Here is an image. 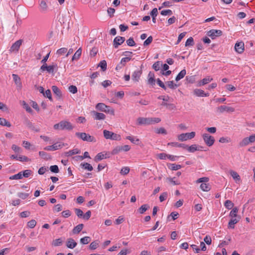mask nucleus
I'll return each instance as SVG.
<instances>
[{
	"mask_svg": "<svg viewBox=\"0 0 255 255\" xmlns=\"http://www.w3.org/2000/svg\"><path fill=\"white\" fill-rule=\"evenodd\" d=\"M80 166L82 168L88 170V171H91L93 170V166L87 162L81 163L80 164Z\"/></svg>",
	"mask_w": 255,
	"mask_h": 255,
	"instance_id": "bb28decb",
	"label": "nucleus"
},
{
	"mask_svg": "<svg viewBox=\"0 0 255 255\" xmlns=\"http://www.w3.org/2000/svg\"><path fill=\"white\" fill-rule=\"evenodd\" d=\"M141 74H142L141 70L135 71L133 73V74L131 76L132 79L135 82H138L139 81V79L140 78V77Z\"/></svg>",
	"mask_w": 255,
	"mask_h": 255,
	"instance_id": "4be33fe9",
	"label": "nucleus"
},
{
	"mask_svg": "<svg viewBox=\"0 0 255 255\" xmlns=\"http://www.w3.org/2000/svg\"><path fill=\"white\" fill-rule=\"evenodd\" d=\"M149 208L148 204H143L138 209V211L140 214H143Z\"/></svg>",
	"mask_w": 255,
	"mask_h": 255,
	"instance_id": "e433bc0d",
	"label": "nucleus"
},
{
	"mask_svg": "<svg viewBox=\"0 0 255 255\" xmlns=\"http://www.w3.org/2000/svg\"><path fill=\"white\" fill-rule=\"evenodd\" d=\"M255 141V134H252L249 137L244 138L240 143L239 145L241 147L245 146L250 143H253Z\"/></svg>",
	"mask_w": 255,
	"mask_h": 255,
	"instance_id": "1a4fd4ad",
	"label": "nucleus"
},
{
	"mask_svg": "<svg viewBox=\"0 0 255 255\" xmlns=\"http://www.w3.org/2000/svg\"><path fill=\"white\" fill-rule=\"evenodd\" d=\"M12 76L15 84L17 85V87H19V88H21L22 83L21 82L20 77L17 75L15 74H13Z\"/></svg>",
	"mask_w": 255,
	"mask_h": 255,
	"instance_id": "5701e85b",
	"label": "nucleus"
},
{
	"mask_svg": "<svg viewBox=\"0 0 255 255\" xmlns=\"http://www.w3.org/2000/svg\"><path fill=\"white\" fill-rule=\"evenodd\" d=\"M43 95L47 98L49 99V100L51 101H53L52 96H51V91L49 89L47 90L45 92H44V94Z\"/></svg>",
	"mask_w": 255,
	"mask_h": 255,
	"instance_id": "8fccbe9b",
	"label": "nucleus"
},
{
	"mask_svg": "<svg viewBox=\"0 0 255 255\" xmlns=\"http://www.w3.org/2000/svg\"><path fill=\"white\" fill-rule=\"evenodd\" d=\"M11 149L14 151V152L17 153H20L22 152V149L21 147L17 146L15 144H12L11 146Z\"/></svg>",
	"mask_w": 255,
	"mask_h": 255,
	"instance_id": "37998d69",
	"label": "nucleus"
},
{
	"mask_svg": "<svg viewBox=\"0 0 255 255\" xmlns=\"http://www.w3.org/2000/svg\"><path fill=\"white\" fill-rule=\"evenodd\" d=\"M99 66H100L102 71H105L107 69V62L105 60L101 61L99 64Z\"/></svg>",
	"mask_w": 255,
	"mask_h": 255,
	"instance_id": "864d4df0",
	"label": "nucleus"
},
{
	"mask_svg": "<svg viewBox=\"0 0 255 255\" xmlns=\"http://www.w3.org/2000/svg\"><path fill=\"white\" fill-rule=\"evenodd\" d=\"M77 243L73 239L69 238L67 239L66 242V246L67 248L73 249L77 246Z\"/></svg>",
	"mask_w": 255,
	"mask_h": 255,
	"instance_id": "412c9836",
	"label": "nucleus"
},
{
	"mask_svg": "<svg viewBox=\"0 0 255 255\" xmlns=\"http://www.w3.org/2000/svg\"><path fill=\"white\" fill-rule=\"evenodd\" d=\"M201 189L205 192H208L211 190V186L209 183H201L200 185Z\"/></svg>",
	"mask_w": 255,
	"mask_h": 255,
	"instance_id": "f704fd0d",
	"label": "nucleus"
},
{
	"mask_svg": "<svg viewBox=\"0 0 255 255\" xmlns=\"http://www.w3.org/2000/svg\"><path fill=\"white\" fill-rule=\"evenodd\" d=\"M168 145H171L174 147H181L185 149L187 147V145L184 143H180L177 142H169Z\"/></svg>",
	"mask_w": 255,
	"mask_h": 255,
	"instance_id": "393cba45",
	"label": "nucleus"
},
{
	"mask_svg": "<svg viewBox=\"0 0 255 255\" xmlns=\"http://www.w3.org/2000/svg\"><path fill=\"white\" fill-rule=\"evenodd\" d=\"M31 173H32L31 170H28V169L25 170L22 172V177H24L27 178L30 175H31Z\"/></svg>",
	"mask_w": 255,
	"mask_h": 255,
	"instance_id": "bf43d9fd",
	"label": "nucleus"
},
{
	"mask_svg": "<svg viewBox=\"0 0 255 255\" xmlns=\"http://www.w3.org/2000/svg\"><path fill=\"white\" fill-rule=\"evenodd\" d=\"M161 122V119L159 118H143L139 117L137 119L136 124L137 125H150Z\"/></svg>",
	"mask_w": 255,
	"mask_h": 255,
	"instance_id": "f257e3e1",
	"label": "nucleus"
},
{
	"mask_svg": "<svg viewBox=\"0 0 255 255\" xmlns=\"http://www.w3.org/2000/svg\"><path fill=\"white\" fill-rule=\"evenodd\" d=\"M75 135L77 137L81 139L83 141H86L88 142L96 141V139L94 136H91L85 132H76Z\"/></svg>",
	"mask_w": 255,
	"mask_h": 255,
	"instance_id": "20e7f679",
	"label": "nucleus"
},
{
	"mask_svg": "<svg viewBox=\"0 0 255 255\" xmlns=\"http://www.w3.org/2000/svg\"><path fill=\"white\" fill-rule=\"evenodd\" d=\"M82 54V49L81 48H79L75 53L74 55L72 57V60H78L79 59L80 56Z\"/></svg>",
	"mask_w": 255,
	"mask_h": 255,
	"instance_id": "c9c22d12",
	"label": "nucleus"
},
{
	"mask_svg": "<svg viewBox=\"0 0 255 255\" xmlns=\"http://www.w3.org/2000/svg\"><path fill=\"white\" fill-rule=\"evenodd\" d=\"M22 178V172H19L17 174H14L9 177L10 180H18Z\"/></svg>",
	"mask_w": 255,
	"mask_h": 255,
	"instance_id": "a19ab883",
	"label": "nucleus"
},
{
	"mask_svg": "<svg viewBox=\"0 0 255 255\" xmlns=\"http://www.w3.org/2000/svg\"><path fill=\"white\" fill-rule=\"evenodd\" d=\"M238 208L237 207H234L230 213L229 216L231 218H238L237 215Z\"/></svg>",
	"mask_w": 255,
	"mask_h": 255,
	"instance_id": "c756f323",
	"label": "nucleus"
},
{
	"mask_svg": "<svg viewBox=\"0 0 255 255\" xmlns=\"http://www.w3.org/2000/svg\"><path fill=\"white\" fill-rule=\"evenodd\" d=\"M202 137L204 142L208 146H211L214 144L215 141L214 137L209 134L204 133L202 135Z\"/></svg>",
	"mask_w": 255,
	"mask_h": 255,
	"instance_id": "6e6552de",
	"label": "nucleus"
},
{
	"mask_svg": "<svg viewBox=\"0 0 255 255\" xmlns=\"http://www.w3.org/2000/svg\"><path fill=\"white\" fill-rule=\"evenodd\" d=\"M110 156L111 155L110 152H100L96 155V156L95 157L94 160L96 162H98L103 159L110 158Z\"/></svg>",
	"mask_w": 255,
	"mask_h": 255,
	"instance_id": "ddd939ff",
	"label": "nucleus"
},
{
	"mask_svg": "<svg viewBox=\"0 0 255 255\" xmlns=\"http://www.w3.org/2000/svg\"><path fill=\"white\" fill-rule=\"evenodd\" d=\"M166 84L169 88L172 89H174L178 86L177 85L174 84L173 81H167Z\"/></svg>",
	"mask_w": 255,
	"mask_h": 255,
	"instance_id": "4d7b16f0",
	"label": "nucleus"
},
{
	"mask_svg": "<svg viewBox=\"0 0 255 255\" xmlns=\"http://www.w3.org/2000/svg\"><path fill=\"white\" fill-rule=\"evenodd\" d=\"M216 110L217 112L219 113H223L225 112L230 113H233L235 111L234 108L231 107H228L225 105L217 107Z\"/></svg>",
	"mask_w": 255,
	"mask_h": 255,
	"instance_id": "9b49d317",
	"label": "nucleus"
},
{
	"mask_svg": "<svg viewBox=\"0 0 255 255\" xmlns=\"http://www.w3.org/2000/svg\"><path fill=\"white\" fill-rule=\"evenodd\" d=\"M185 149H187L190 152H194L195 151L199 150L196 144H192L190 146L187 145V147Z\"/></svg>",
	"mask_w": 255,
	"mask_h": 255,
	"instance_id": "ea45409f",
	"label": "nucleus"
},
{
	"mask_svg": "<svg viewBox=\"0 0 255 255\" xmlns=\"http://www.w3.org/2000/svg\"><path fill=\"white\" fill-rule=\"evenodd\" d=\"M52 90L53 93L56 95V98L60 100L62 98V93L60 90L56 86H52Z\"/></svg>",
	"mask_w": 255,
	"mask_h": 255,
	"instance_id": "aec40b11",
	"label": "nucleus"
},
{
	"mask_svg": "<svg viewBox=\"0 0 255 255\" xmlns=\"http://www.w3.org/2000/svg\"><path fill=\"white\" fill-rule=\"evenodd\" d=\"M84 227V225L83 224H80L75 227L72 230V233L74 234H79L83 229Z\"/></svg>",
	"mask_w": 255,
	"mask_h": 255,
	"instance_id": "a878e982",
	"label": "nucleus"
},
{
	"mask_svg": "<svg viewBox=\"0 0 255 255\" xmlns=\"http://www.w3.org/2000/svg\"><path fill=\"white\" fill-rule=\"evenodd\" d=\"M130 60L131 58L129 57L123 58L121 59L120 63L116 66V70H119L121 69L126 65V63L129 61Z\"/></svg>",
	"mask_w": 255,
	"mask_h": 255,
	"instance_id": "2eb2a0df",
	"label": "nucleus"
},
{
	"mask_svg": "<svg viewBox=\"0 0 255 255\" xmlns=\"http://www.w3.org/2000/svg\"><path fill=\"white\" fill-rule=\"evenodd\" d=\"M230 173L233 179L236 180V182H237V181H240L241 180L240 176L237 172L234 170H230Z\"/></svg>",
	"mask_w": 255,
	"mask_h": 255,
	"instance_id": "cd10ccee",
	"label": "nucleus"
},
{
	"mask_svg": "<svg viewBox=\"0 0 255 255\" xmlns=\"http://www.w3.org/2000/svg\"><path fill=\"white\" fill-rule=\"evenodd\" d=\"M168 168L172 170H177L181 168V165L175 163H170Z\"/></svg>",
	"mask_w": 255,
	"mask_h": 255,
	"instance_id": "4c0bfd02",
	"label": "nucleus"
},
{
	"mask_svg": "<svg viewBox=\"0 0 255 255\" xmlns=\"http://www.w3.org/2000/svg\"><path fill=\"white\" fill-rule=\"evenodd\" d=\"M193 94L197 97H208L209 96V93H205V92L199 89H195L193 91Z\"/></svg>",
	"mask_w": 255,
	"mask_h": 255,
	"instance_id": "f3484780",
	"label": "nucleus"
},
{
	"mask_svg": "<svg viewBox=\"0 0 255 255\" xmlns=\"http://www.w3.org/2000/svg\"><path fill=\"white\" fill-rule=\"evenodd\" d=\"M39 155L44 159H48L50 158V155L44 151H39Z\"/></svg>",
	"mask_w": 255,
	"mask_h": 255,
	"instance_id": "a18cd8bd",
	"label": "nucleus"
},
{
	"mask_svg": "<svg viewBox=\"0 0 255 255\" xmlns=\"http://www.w3.org/2000/svg\"><path fill=\"white\" fill-rule=\"evenodd\" d=\"M96 108L102 112L105 111V108H108V106L104 103H100L96 105Z\"/></svg>",
	"mask_w": 255,
	"mask_h": 255,
	"instance_id": "473e14b6",
	"label": "nucleus"
},
{
	"mask_svg": "<svg viewBox=\"0 0 255 255\" xmlns=\"http://www.w3.org/2000/svg\"><path fill=\"white\" fill-rule=\"evenodd\" d=\"M67 51V48L63 47V48L59 49L57 51L56 53L58 55L61 56V55H64L65 53H66Z\"/></svg>",
	"mask_w": 255,
	"mask_h": 255,
	"instance_id": "6e6d98bb",
	"label": "nucleus"
},
{
	"mask_svg": "<svg viewBox=\"0 0 255 255\" xmlns=\"http://www.w3.org/2000/svg\"><path fill=\"white\" fill-rule=\"evenodd\" d=\"M209 181V178L208 177H204L199 178L198 180H196V183H207Z\"/></svg>",
	"mask_w": 255,
	"mask_h": 255,
	"instance_id": "5fc2aeb1",
	"label": "nucleus"
},
{
	"mask_svg": "<svg viewBox=\"0 0 255 255\" xmlns=\"http://www.w3.org/2000/svg\"><path fill=\"white\" fill-rule=\"evenodd\" d=\"M195 136V132L194 131L181 133L178 136V139L180 141H185L187 139H191L194 138Z\"/></svg>",
	"mask_w": 255,
	"mask_h": 255,
	"instance_id": "0eeeda50",
	"label": "nucleus"
},
{
	"mask_svg": "<svg viewBox=\"0 0 255 255\" xmlns=\"http://www.w3.org/2000/svg\"><path fill=\"white\" fill-rule=\"evenodd\" d=\"M23 40L19 39L15 41L10 47L9 52V53H16L18 51L20 46L22 44Z\"/></svg>",
	"mask_w": 255,
	"mask_h": 255,
	"instance_id": "9d476101",
	"label": "nucleus"
},
{
	"mask_svg": "<svg viewBox=\"0 0 255 255\" xmlns=\"http://www.w3.org/2000/svg\"><path fill=\"white\" fill-rule=\"evenodd\" d=\"M125 41V38L122 36H117L115 38L113 41V46L115 48H117L119 45L123 44Z\"/></svg>",
	"mask_w": 255,
	"mask_h": 255,
	"instance_id": "4468645a",
	"label": "nucleus"
},
{
	"mask_svg": "<svg viewBox=\"0 0 255 255\" xmlns=\"http://www.w3.org/2000/svg\"><path fill=\"white\" fill-rule=\"evenodd\" d=\"M121 151L122 148H121V146H117L113 149L112 152L110 153V155L117 154L119 152H120Z\"/></svg>",
	"mask_w": 255,
	"mask_h": 255,
	"instance_id": "09e8293b",
	"label": "nucleus"
},
{
	"mask_svg": "<svg viewBox=\"0 0 255 255\" xmlns=\"http://www.w3.org/2000/svg\"><path fill=\"white\" fill-rule=\"evenodd\" d=\"M103 134L104 137L107 139L114 140H120L121 139V136L120 134H116L106 129L103 130Z\"/></svg>",
	"mask_w": 255,
	"mask_h": 255,
	"instance_id": "7ed1b4c3",
	"label": "nucleus"
},
{
	"mask_svg": "<svg viewBox=\"0 0 255 255\" xmlns=\"http://www.w3.org/2000/svg\"><path fill=\"white\" fill-rule=\"evenodd\" d=\"M80 153V150L78 148H75L72 150H70L66 152L65 154L67 156H70L74 154H78Z\"/></svg>",
	"mask_w": 255,
	"mask_h": 255,
	"instance_id": "c85d7f7f",
	"label": "nucleus"
},
{
	"mask_svg": "<svg viewBox=\"0 0 255 255\" xmlns=\"http://www.w3.org/2000/svg\"><path fill=\"white\" fill-rule=\"evenodd\" d=\"M222 31L221 30L211 29L208 31L207 35L212 39L216 38L222 35Z\"/></svg>",
	"mask_w": 255,
	"mask_h": 255,
	"instance_id": "f8f14e48",
	"label": "nucleus"
},
{
	"mask_svg": "<svg viewBox=\"0 0 255 255\" xmlns=\"http://www.w3.org/2000/svg\"><path fill=\"white\" fill-rule=\"evenodd\" d=\"M213 80V79L211 78L210 76H208L204 79H203L202 80L199 82L198 83V86H202L205 84H207L209 83V82H211Z\"/></svg>",
	"mask_w": 255,
	"mask_h": 255,
	"instance_id": "b1692460",
	"label": "nucleus"
},
{
	"mask_svg": "<svg viewBox=\"0 0 255 255\" xmlns=\"http://www.w3.org/2000/svg\"><path fill=\"white\" fill-rule=\"evenodd\" d=\"M93 118L95 120H103L106 118V116L103 113H98L95 111L92 112Z\"/></svg>",
	"mask_w": 255,
	"mask_h": 255,
	"instance_id": "6ab92c4d",
	"label": "nucleus"
},
{
	"mask_svg": "<svg viewBox=\"0 0 255 255\" xmlns=\"http://www.w3.org/2000/svg\"><path fill=\"white\" fill-rule=\"evenodd\" d=\"M67 145L63 142H56L52 145L47 146L44 148V149L47 151H54L58 149L62 148L63 146Z\"/></svg>",
	"mask_w": 255,
	"mask_h": 255,
	"instance_id": "423d86ee",
	"label": "nucleus"
},
{
	"mask_svg": "<svg viewBox=\"0 0 255 255\" xmlns=\"http://www.w3.org/2000/svg\"><path fill=\"white\" fill-rule=\"evenodd\" d=\"M62 240L61 238L57 239L53 241L52 245L54 246H60L62 244Z\"/></svg>",
	"mask_w": 255,
	"mask_h": 255,
	"instance_id": "de8ad7c7",
	"label": "nucleus"
},
{
	"mask_svg": "<svg viewBox=\"0 0 255 255\" xmlns=\"http://www.w3.org/2000/svg\"><path fill=\"white\" fill-rule=\"evenodd\" d=\"M50 170L52 172L57 173L59 172V168L57 165H52L50 167Z\"/></svg>",
	"mask_w": 255,
	"mask_h": 255,
	"instance_id": "69168bd1",
	"label": "nucleus"
},
{
	"mask_svg": "<svg viewBox=\"0 0 255 255\" xmlns=\"http://www.w3.org/2000/svg\"><path fill=\"white\" fill-rule=\"evenodd\" d=\"M194 44V39L192 37H190L187 39V40L185 42V45L186 47H188V46H193Z\"/></svg>",
	"mask_w": 255,
	"mask_h": 255,
	"instance_id": "c03bdc74",
	"label": "nucleus"
},
{
	"mask_svg": "<svg viewBox=\"0 0 255 255\" xmlns=\"http://www.w3.org/2000/svg\"><path fill=\"white\" fill-rule=\"evenodd\" d=\"M23 108L26 110V111L27 112H28L29 113H32V110L25 101H23Z\"/></svg>",
	"mask_w": 255,
	"mask_h": 255,
	"instance_id": "e2e57ef3",
	"label": "nucleus"
},
{
	"mask_svg": "<svg viewBox=\"0 0 255 255\" xmlns=\"http://www.w3.org/2000/svg\"><path fill=\"white\" fill-rule=\"evenodd\" d=\"M24 123L28 128L32 130H35L36 131H39V130L35 129L33 125L28 119H25Z\"/></svg>",
	"mask_w": 255,
	"mask_h": 255,
	"instance_id": "7c9ffc66",
	"label": "nucleus"
},
{
	"mask_svg": "<svg viewBox=\"0 0 255 255\" xmlns=\"http://www.w3.org/2000/svg\"><path fill=\"white\" fill-rule=\"evenodd\" d=\"M69 91L72 94H75L77 92V88L76 86L71 85L68 88Z\"/></svg>",
	"mask_w": 255,
	"mask_h": 255,
	"instance_id": "774afa93",
	"label": "nucleus"
},
{
	"mask_svg": "<svg viewBox=\"0 0 255 255\" xmlns=\"http://www.w3.org/2000/svg\"><path fill=\"white\" fill-rule=\"evenodd\" d=\"M156 133L157 134H166V130L164 128H160L156 129Z\"/></svg>",
	"mask_w": 255,
	"mask_h": 255,
	"instance_id": "052dcab7",
	"label": "nucleus"
},
{
	"mask_svg": "<svg viewBox=\"0 0 255 255\" xmlns=\"http://www.w3.org/2000/svg\"><path fill=\"white\" fill-rule=\"evenodd\" d=\"M53 128L56 130H72L74 127L72 124L67 121L63 120L54 125Z\"/></svg>",
	"mask_w": 255,
	"mask_h": 255,
	"instance_id": "f03ea898",
	"label": "nucleus"
},
{
	"mask_svg": "<svg viewBox=\"0 0 255 255\" xmlns=\"http://www.w3.org/2000/svg\"><path fill=\"white\" fill-rule=\"evenodd\" d=\"M58 70V66L56 64H53L48 66L47 64L42 65L40 67V70L44 71L46 70L49 73H53L54 70Z\"/></svg>",
	"mask_w": 255,
	"mask_h": 255,
	"instance_id": "39448f33",
	"label": "nucleus"
},
{
	"mask_svg": "<svg viewBox=\"0 0 255 255\" xmlns=\"http://www.w3.org/2000/svg\"><path fill=\"white\" fill-rule=\"evenodd\" d=\"M225 206L228 209H231L234 207V204L230 200H226L224 204Z\"/></svg>",
	"mask_w": 255,
	"mask_h": 255,
	"instance_id": "49530a36",
	"label": "nucleus"
},
{
	"mask_svg": "<svg viewBox=\"0 0 255 255\" xmlns=\"http://www.w3.org/2000/svg\"><path fill=\"white\" fill-rule=\"evenodd\" d=\"M90 240L89 237H85L80 239V243L84 245H87L90 242Z\"/></svg>",
	"mask_w": 255,
	"mask_h": 255,
	"instance_id": "603ef678",
	"label": "nucleus"
},
{
	"mask_svg": "<svg viewBox=\"0 0 255 255\" xmlns=\"http://www.w3.org/2000/svg\"><path fill=\"white\" fill-rule=\"evenodd\" d=\"M186 71L185 69L182 70L177 75L175 78V80L176 81H179L180 79H182L186 75Z\"/></svg>",
	"mask_w": 255,
	"mask_h": 255,
	"instance_id": "2f4dec72",
	"label": "nucleus"
},
{
	"mask_svg": "<svg viewBox=\"0 0 255 255\" xmlns=\"http://www.w3.org/2000/svg\"><path fill=\"white\" fill-rule=\"evenodd\" d=\"M36 225V221L35 220L32 219L27 223V226H28V227L32 229L34 228L35 227Z\"/></svg>",
	"mask_w": 255,
	"mask_h": 255,
	"instance_id": "13d9d810",
	"label": "nucleus"
},
{
	"mask_svg": "<svg viewBox=\"0 0 255 255\" xmlns=\"http://www.w3.org/2000/svg\"><path fill=\"white\" fill-rule=\"evenodd\" d=\"M0 125L7 127H10L11 126L9 122L7 121L5 119L1 118H0Z\"/></svg>",
	"mask_w": 255,
	"mask_h": 255,
	"instance_id": "58836bf2",
	"label": "nucleus"
},
{
	"mask_svg": "<svg viewBox=\"0 0 255 255\" xmlns=\"http://www.w3.org/2000/svg\"><path fill=\"white\" fill-rule=\"evenodd\" d=\"M235 49L238 53H242L245 50L244 43L242 41L236 43L235 45Z\"/></svg>",
	"mask_w": 255,
	"mask_h": 255,
	"instance_id": "dca6fc26",
	"label": "nucleus"
},
{
	"mask_svg": "<svg viewBox=\"0 0 255 255\" xmlns=\"http://www.w3.org/2000/svg\"><path fill=\"white\" fill-rule=\"evenodd\" d=\"M98 245L99 243L98 241H94L90 244L89 246V249L92 250H94L97 248Z\"/></svg>",
	"mask_w": 255,
	"mask_h": 255,
	"instance_id": "3c124183",
	"label": "nucleus"
},
{
	"mask_svg": "<svg viewBox=\"0 0 255 255\" xmlns=\"http://www.w3.org/2000/svg\"><path fill=\"white\" fill-rule=\"evenodd\" d=\"M40 8L42 11H45L47 9V5L46 2L44 0H41L40 4Z\"/></svg>",
	"mask_w": 255,
	"mask_h": 255,
	"instance_id": "79ce46f5",
	"label": "nucleus"
},
{
	"mask_svg": "<svg viewBox=\"0 0 255 255\" xmlns=\"http://www.w3.org/2000/svg\"><path fill=\"white\" fill-rule=\"evenodd\" d=\"M75 213L76 215L79 218H83V212L80 209L75 208L74 209Z\"/></svg>",
	"mask_w": 255,
	"mask_h": 255,
	"instance_id": "680f3d73",
	"label": "nucleus"
},
{
	"mask_svg": "<svg viewBox=\"0 0 255 255\" xmlns=\"http://www.w3.org/2000/svg\"><path fill=\"white\" fill-rule=\"evenodd\" d=\"M127 45L129 46H133L135 45V42H134L133 38L132 37H130L127 40Z\"/></svg>",
	"mask_w": 255,
	"mask_h": 255,
	"instance_id": "338daca9",
	"label": "nucleus"
},
{
	"mask_svg": "<svg viewBox=\"0 0 255 255\" xmlns=\"http://www.w3.org/2000/svg\"><path fill=\"white\" fill-rule=\"evenodd\" d=\"M153 40V37L152 36H149L143 42V45L144 46L149 45Z\"/></svg>",
	"mask_w": 255,
	"mask_h": 255,
	"instance_id": "0e129e2a",
	"label": "nucleus"
},
{
	"mask_svg": "<svg viewBox=\"0 0 255 255\" xmlns=\"http://www.w3.org/2000/svg\"><path fill=\"white\" fill-rule=\"evenodd\" d=\"M240 219V217H238V218H231L228 223V228L234 229L235 225L239 222Z\"/></svg>",
	"mask_w": 255,
	"mask_h": 255,
	"instance_id": "a211bd4d",
	"label": "nucleus"
},
{
	"mask_svg": "<svg viewBox=\"0 0 255 255\" xmlns=\"http://www.w3.org/2000/svg\"><path fill=\"white\" fill-rule=\"evenodd\" d=\"M126 139H128L130 140L132 143L136 144L139 145L140 144V140L138 138H135L133 136H128L126 137Z\"/></svg>",
	"mask_w": 255,
	"mask_h": 255,
	"instance_id": "72a5a7b5",
	"label": "nucleus"
}]
</instances>
